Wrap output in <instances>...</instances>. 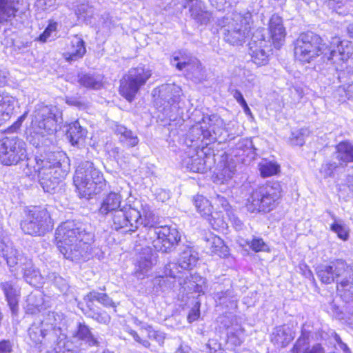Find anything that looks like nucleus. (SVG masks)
<instances>
[{"label":"nucleus","instance_id":"nucleus-21","mask_svg":"<svg viewBox=\"0 0 353 353\" xmlns=\"http://www.w3.org/2000/svg\"><path fill=\"white\" fill-rule=\"evenodd\" d=\"M1 255L6 261L8 265L12 272L18 271L26 263L29 258L23 254V253L6 243V246L3 248V250H0Z\"/></svg>","mask_w":353,"mask_h":353},{"label":"nucleus","instance_id":"nucleus-33","mask_svg":"<svg viewBox=\"0 0 353 353\" xmlns=\"http://www.w3.org/2000/svg\"><path fill=\"white\" fill-rule=\"evenodd\" d=\"M197 59L187 50H179L174 52L170 60L171 64L179 71H182L192 64L193 60Z\"/></svg>","mask_w":353,"mask_h":353},{"label":"nucleus","instance_id":"nucleus-63","mask_svg":"<svg viewBox=\"0 0 353 353\" xmlns=\"http://www.w3.org/2000/svg\"><path fill=\"white\" fill-rule=\"evenodd\" d=\"M28 115V112H25L21 116H20L17 120L9 128V130L12 132H17L23 122L25 121Z\"/></svg>","mask_w":353,"mask_h":353},{"label":"nucleus","instance_id":"nucleus-49","mask_svg":"<svg viewBox=\"0 0 353 353\" xmlns=\"http://www.w3.org/2000/svg\"><path fill=\"white\" fill-rule=\"evenodd\" d=\"M307 133L308 130L304 128L292 131L290 137V143L294 145H303L305 143V137Z\"/></svg>","mask_w":353,"mask_h":353},{"label":"nucleus","instance_id":"nucleus-59","mask_svg":"<svg viewBox=\"0 0 353 353\" xmlns=\"http://www.w3.org/2000/svg\"><path fill=\"white\" fill-rule=\"evenodd\" d=\"M331 230L337 234V236L342 240L346 241L349 237V234L346 228L335 222L331 225Z\"/></svg>","mask_w":353,"mask_h":353},{"label":"nucleus","instance_id":"nucleus-64","mask_svg":"<svg viewBox=\"0 0 353 353\" xmlns=\"http://www.w3.org/2000/svg\"><path fill=\"white\" fill-rule=\"evenodd\" d=\"M13 343L10 340L0 341V353H11Z\"/></svg>","mask_w":353,"mask_h":353},{"label":"nucleus","instance_id":"nucleus-46","mask_svg":"<svg viewBox=\"0 0 353 353\" xmlns=\"http://www.w3.org/2000/svg\"><path fill=\"white\" fill-rule=\"evenodd\" d=\"M86 316L91 318L99 323L107 325L110 322V316L104 310L101 309L91 311L90 310L86 312Z\"/></svg>","mask_w":353,"mask_h":353},{"label":"nucleus","instance_id":"nucleus-32","mask_svg":"<svg viewBox=\"0 0 353 353\" xmlns=\"http://www.w3.org/2000/svg\"><path fill=\"white\" fill-rule=\"evenodd\" d=\"M337 290L347 301L353 297V270L350 267V271H347L344 276L341 277L337 285Z\"/></svg>","mask_w":353,"mask_h":353},{"label":"nucleus","instance_id":"nucleus-13","mask_svg":"<svg viewBox=\"0 0 353 353\" xmlns=\"http://www.w3.org/2000/svg\"><path fill=\"white\" fill-rule=\"evenodd\" d=\"M108 217V221L112 223V229L119 230L126 228V231L134 232L137 229V220L140 218V214L138 209L131 205H125Z\"/></svg>","mask_w":353,"mask_h":353},{"label":"nucleus","instance_id":"nucleus-45","mask_svg":"<svg viewBox=\"0 0 353 353\" xmlns=\"http://www.w3.org/2000/svg\"><path fill=\"white\" fill-rule=\"evenodd\" d=\"M205 128L206 126H205L202 122L193 125L190 128L188 134L191 141H194L196 140H207V137L205 134V131H207Z\"/></svg>","mask_w":353,"mask_h":353},{"label":"nucleus","instance_id":"nucleus-7","mask_svg":"<svg viewBox=\"0 0 353 353\" xmlns=\"http://www.w3.org/2000/svg\"><path fill=\"white\" fill-rule=\"evenodd\" d=\"M281 185L278 181L268 183L254 189L247 199L246 208L252 213L269 212L281 196Z\"/></svg>","mask_w":353,"mask_h":353},{"label":"nucleus","instance_id":"nucleus-3","mask_svg":"<svg viewBox=\"0 0 353 353\" xmlns=\"http://www.w3.org/2000/svg\"><path fill=\"white\" fill-rule=\"evenodd\" d=\"M93 237L86 224L74 220L62 223L55 233L57 248L72 261L86 258Z\"/></svg>","mask_w":353,"mask_h":353},{"label":"nucleus","instance_id":"nucleus-23","mask_svg":"<svg viewBox=\"0 0 353 353\" xmlns=\"http://www.w3.org/2000/svg\"><path fill=\"white\" fill-rule=\"evenodd\" d=\"M86 52L84 41L79 36H74L68 45L63 57L66 61L72 63L81 59Z\"/></svg>","mask_w":353,"mask_h":353},{"label":"nucleus","instance_id":"nucleus-36","mask_svg":"<svg viewBox=\"0 0 353 353\" xmlns=\"http://www.w3.org/2000/svg\"><path fill=\"white\" fill-rule=\"evenodd\" d=\"M138 212L140 214V218L137 220V228L139 225H143L148 231L152 228H157L155 226V217L154 214L151 210V208L148 204H141V210Z\"/></svg>","mask_w":353,"mask_h":353},{"label":"nucleus","instance_id":"nucleus-17","mask_svg":"<svg viewBox=\"0 0 353 353\" xmlns=\"http://www.w3.org/2000/svg\"><path fill=\"white\" fill-rule=\"evenodd\" d=\"M248 45L249 54L255 64L263 65L268 63L271 52V46L268 41L253 35Z\"/></svg>","mask_w":353,"mask_h":353},{"label":"nucleus","instance_id":"nucleus-35","mask_svg":"<svg viewBox=\"0 0 353 353\" xmlns=\"http://www.w3.org/2000/svg\"><path fill=\"white\" fill-rule=\"evenodd\" d=\"M184 248L179 258V265L183 270L192 269L197 261V254L192 248L183 245Z\"/></svg>","mask_w":353,"mask_h":353},{"label":"nucleus","instance_id":"nucleus-14","mask_svg":"<svg viewBox=\"0 0 353 353\" xmlns=\"http://www.w3.org/2000/svg\"><path fill=\"white\" fill-rule=\"evenodd\" d=\"M316 274L319 280L325 284L339 283V279L343 277L347 271H350V266L342 259L331 261L329 264H321L316 269Z\"/></svg>","mask_w":353,"mask_h":353},{"label":"nucleus","instance_id":"nucleus-28","mask_svg":"<svg viewBox=\"0 0 353 353\" xmlns=\"http://www.w3.org/2000/svg\"><path fill=\"white\" fill-rule=\"evenodd\" d=\"M121 196L119 194L111 192L108 194L102 201L99 213L105 217L113 214L116 210L120 208L121 203Z\"/></svg>","mask_w":353,"mask_h":353},{"label":"nucleus","instance_id":"nucleus-31","mask_svg":"<svg viewBox=\"0 0 353 353\" xmlns=\"http://www.w3.org/2000/svg\"><path fill=\"white\" fill-rule=\"evenodd\" d=\"M205 248L208 249L212 254H216L221 257L228 255V247L223 241L218 236L210 234L205 237Z\"/></svg>","mask_w":353,"mask_h":353},{"label":"nucleus","instance_id":"nucleus-26","mask_svg":"<svg viewBox=\"0 0 353 353\" xmlns=\"http://www.w3.org/2000/svg\"><path fill=\"white\" fill-rule=\"evenodd\" d=\"M294 338L292 330L285 325L275 327L272 332L271 341L278 347H286Z\"/></svg>","mask_w":353,"mask_h":353},{"label":"nucleus","instance_id":"nucleus-11","mask_svg":"<svg viewBox=\"0 0 353 353\" xmlns=\"http://www.w3.org/2000/svg\"><path fill=\"white\" fill-rule=\"evenodd\" d=\"M52 228L50 213L46 208L41 207H34L30 210L26 219L21 223L23 232L32 236H43Z\"/></svg>","mask_w":353,"mask_h":353},{"label":"nucleus","instance_id":"nucleus-39","mask_svg":"<svg viewBox=\"0 0 353 353\" xmlns=\"http://www.w3.org/2000/svg\"><path fill=\"white\" fill-rule=\"evenodd\" d=\"M187 76L195 82H201L205 78V70L198 59L193 60V62L185 68Z\"/></svg>","mask_w":353,"mask_h":353},{"label":"nucleus","instance_id":"nucleus-62","mask_svg":"<svg viewBox=\"0 0 353 353\" xmlns=\"http://www.w3.org/2000/svg\"><path fill=\"white\" fill-rule=\"evenodd\" d=\"M200 303L196 302L194 307L190 310L188 315V321L189 323H192L197 320L200 316Z\"/></svg>","mask_w":353,"mask_h":353},{"label":"nucleus","instance_id":"nucleus-41","mask_svg":"<svg viewBox=\"0 0 353 353\" xmlns=\"http://www.w3.org/2000/svg\"><path fill=\"white\" fill-rule=\"evenodd\" d=\"M310 332L303 330L301 331V336L296 340L291 352L292 353H305L309 350L310 346Z\"/></svg>","mask_w":353,"mask_h":353},{"label":"nucleus","instance_id":"nucleus-5","mask_svg":"<svg viewBox=\"0 0 353 353\" xmlns=\"http://www.w3.org/2000/svg\"><path fill=\"white\" fill-rule=\"evenodd\" d=\"M252 16L250 12H233L219 21L224 40L232 46H241L250 37Z\"/></svg>","mask_w":353,"mask_h":353},{"label":"nucleus","instance_id":"nucleus-22","mask_svg":"<svg viewBox=\"0 0 353 353\" xmlns=\"http://www.w3.org/2000/svg\"><path fill=\"white\" fill-rule=\"evenodd\" d=\"M72 337L77 341H79L81 345L93 347L99 346L100 344L98 337L91 332L90 327L84 322L77 323Z\"/></svg>","mask_w":353,"mask_h":353},{"label":"nucleus","instance_id":"nucleus-12","mask_svg":"<svg viewBox=\"0 0 353 353\" xmlns=\"http://www.w3.org/2000/svg\"><path fill=\"white\" fill-rule=\"evenodd\" d=\"M27 159L26 143L18 137H5L0 141V163L16 165Z\"/></svg>","mask_w":353,"mask_h":353},{"label":"nucleus","instance_id":"nucleus-18","mask_svg":"<svg viewBox=\"0 0 353 353\" xmlns=\"http://www.w3.org/2000/svg\"><path fill=\"white\" fill-rule=\"evenodd\" d=\"M202 123L206 126L205 136L209 141L221 142V137L225 132V123L220 116L216 114L203 116Z\"/></svg>","mask_w":353,"mask_h":353},{"label":"nucleus","instance_id":"nucleus-42","mask_svg":"<svg viewBox=\"0 0 353 353\" xmlns=\"http://www.w3.org/2000/svg\"><path fill=\"white\" fill-rule=\"evenodd\" d=\"M236 172L235 163L231 159L224 163L221 170L217 174L219 179L221 183H224L231 179Z\"/></svg>","mask_w":353,"mask_h":353},{"label":"nucleus","instance_id":"nucleus-8","mask_svg":"<svg viewBox=\"0 0 353 353\" xmlns=\"http://www.w3.org/2000/svg\"><path fill=\"white\" fill-rule=\"evenodd\" d=\"M59 113L56 106L37 105L33 112L30 132L42 137L52 134L57 130Z\"/></svg>","mask_w":353,"mask_h":353},{"label":"nucleus","instance_id":"nucleus-34","mask_svg":"<svg viewBox=\"0 0 353 353\" xmlns=\"http://www.w3.org/2000/svg\"><path fill=\"white\" fill-rule=\"evenodd\" d=\"M80 85L90 90H99L103 86V77L100 74L81 73L78 75Z\"/></svg>","mask_w":353,"mask_h":353},{"label":"nucleus","instance_id":"nucleus-24","mask_svg":"<svg viewBox=\"0 0 353 353\" xmlns=\"http://www.w3.org/2000/svg\"><path fill=\"white\" fill-rule=\"evenodd\" d=\"M0 285L12 314H17L19 308L18 303L20 296L19 287L16 283L13 281L2 282Z\"/></svg>","mask_w":353,"mask_h":353},{"label":"nucleus","instance_id":"nucleus-10","mask_svg":"<svg viewBox=\"0 0 353 353\" xmlns=\"http://www.w3.org/2000/svg\"><path fill=\"white\" fill-rule=\"evenodd\" d=\"M145 239L156 250L169 253L179 245L181 235L175 228L164 225L150 229Z\"/></svg>","mask_w":353,"mask_h":353},{"label":"nucleus","instance_id":"nucleus-61","mask_svg":"<svg viewBox=\"0 0 353 353\" xmlns=\"http://www.w3.org/2000/svg\"><path fill=\"white\" fill-rule=\"evenodd\" d=\"M148 338L155 340L161 346H163L165 339V334L160 331L149 330Z\"/></svg>","mask_w":353,"mask_h":353},{"label":"nucleus","instance_id":"nucleus-56","mask_svg":"<svg viewBox=\"0 0 353 353\" xmlns=\"http://www.w3.org/2000/svg\"><path fill=\"white\" fill-rule=\"evenodd\" d=\"M245 243L250 244V248L256 252L265 251L267 249V245L261 238L254 237L251 241H245Z\"/></svg>","mask_w":353,"mask_h":353},{"label":"nucleus","instance_id":"nucleus-50","mask_svg":"<svg viewBox=\"0 0 353 353\" xmlns=\"http://www.w3.org/2000/svg\"><path fill=\"white\" fill-rule=\"evenodd\" d=\"M48 277L61 292L65 294L68 291L69 285L65 279L57 275L56 273L50 274Z\"/></svg>","mask_w":353,"mask_h":353},{"label":"nucleus","instance_id":"nucleus-30","mask_svg":"<svg viewBox=\"0 0 353 353\" xmlns=\"http://www.w3.org/2000/svg\"><path fill=\"white\" fill-rule=\"evenodd\" d=\"M335 159L340 161L342 168H344L347 163L353 162V143L349 141H344L336 145L334 153Z\"/></svg>","mask_w":353,"mask_h":353},{"label":"nucleus","instance_id":"nucleus-27","mask_svg":"<svg viewBox=\"0 0 353 353\" xmlns=\"http://www.w3.org/2000/svg\"><path fill=\"white\" fill-rule=\"evenodd\" d=\"M114 130L123 146L132 148L138 145L139 139L137 134L125 125L117 124Z\"/></svg>","mask_w":353,"mask_h":353},{"label":"nucleus","instance_id":"nucleus-52","mask_svg":"<svg viewBox=\"0 0 353 353\" xmlns=\"http://www.w3.org/2000/svg\"><path fill=\"white\" fill-rule=\"evenodd\" d=\"M92 297L96 299V301L106 307H116L117 306L113 300L105 293H101L97 291L92 290Z\"/></svg>","mask_w":353,"mask_h":353},{"label":"nucleus","instance_id":"nucleus-4","mask_svg":"<svg viewBox=\"0 0 353 353\" xmlns=\"http://www.w3.org/2000/svg\"><path fill=\"white\" fill-rule=\"evenodd\" d=\"M62 315L48 312L37 319L28 330V335L38 348L52 347L61 335Z\"/></svg>","mask_w":353,"mask_h":353},{"label":"nucleus","instance_id":"nucleus-44","mask_svg":"<svg viewBox=\"0 0 353 353\" xmlns=\"http://www.w3.org/2000/svg\"><path fill=\"white\" fill-rule=\"evenodd\" d=\"M339 168H342V163L340 161L335 159V155L332 159L328 160L321 165L320 172L324 177H330L334 174V172Z\"/></svg>","mask_w":353,"mask_h":353},{"label":"nucleus","instance_id":"nucleus-20","mask_svg":"<svg viewBox=\"0 0 353 353\" xmlns=\"http://www.w3.org/2000/svg\"><path fill=\"white\" fill-rule=\"evenodd\" d=\"M137 260L134 274L138 279H143L147 276L155 262V257L151 248L148 245L143 248Z\"/></svg>","mask_w":353,"mask_h":353},{"label":"nucleus","instance_id":"nucleus-54","mask_svg":"<svg viewBox=\"0 0 353 353\" xmlns=\"http://www.w3.org/2000/svg\"><path fill=\"white\" fill-rule=\"evenodd\" d=\"M239 0H209L210 4L219 10H225L236 6Z\"/></svg>","mask_w":353,"mask_h":353},{"label":"nucleus","instance_id":"nucleus-60","mask_svg":"<svg viewBox=\"0 0 353 353\" xmlns=\"http://www.w3.org/2000/svg\"><path fill=\"white\" fill-rule=\"evenodd\" d=\"M57 27V23L56 22L50 23L43 33L39 35V41L41 42H46L51 37L52 33L56 31Z\"/></svg>","mask_w":353,"mask_h":353},{"label":"nucleus","instance_id":"nucleus-57","mask_svg":"<svg viewBox=\"0 0 353 353\" xmlns=\"http://www.w3.org/2000/svg\"><path fill=\"white\" fill-rule=\"evenodd\" d=\"M179 268L181 267L179 265V262L177 263H169L165 265L164 268V273L166 276H169L170 278H180L181 276L179 275L181 274Z\"/></svg>","mask_w":353,"mask_h":353},{"label":"nucleus","instance_id":"nucleus-47","mask_svg":"<svg viewBox=\"0 0 353 353\" xmlns=\"http://www.w3.org/2000/svg\"><path fill=\"white\" fill-rule=\"evenodd\" d=\"M279 165L272 161H265L259 164V170L263 177H268L279 171Z\"/></svg>","mask_w":353,"mask_h":353},{"label":"nucleus","instance_id":"nucleus-2","mask_svg":"<svg viewBox=\"0 0 353 353\" xmlns=\"http://www.w3.org/2000/svg\"><path fill=\"white\" fill-rule=\"evenodd\" d=\"M23 172L27 176L37 175L46 192H52L70 171L69 159L64 154L46 152L28 157Z\"/></svg>","mask_w":353,"mask_h":353},{"label":"nucleus","instance_id":"nucleus-40","mask_svg":"<svg viewBox=\"0 0 353 353\" xmlns=\"http://www.w3.org/2000/svg\"><path fill=\"white\" fill-rule=\"evenodd\" d=\"M20 270L23 273L26 281L30 284H32L33 282L37 281L38 279L40 278L39 272L35 269L30 259L25 263V264L21 268Z\"/></svg>","mask_w":353,"mask_h":353},{"label":"nucleus","instance_id":"nucleus-48","mask_svg":"<svg viewBox=\"0 0 353 353\" xmlns=\"http://www.w3.org/2000/svg\"><path fill=\"white\" fill-rule=\"evenodd\" d=\"M15 99L8 92L0 91V109L13 112Z\"/></svg>","mask_w":353,"mask_h":353},{"label":"nucleus","instance_id":"nucleus-1","mask_svg":"<svg viewBox=\"0 0 353 353\" xmlns=\"http://www.w3.org/2000/svg\"><path fill=\"white\" fill-rule=\"evenodd\" d=\"M294 53L295 59L303 63H310L323 54V58L334 65L336 70L347 69V65L353 62L350 59L351 48L347 42L341 43L338 46V51L331 50L321 37L312 32L299 34L294 42Z\"/></svg>","mask_w":353,"mask_h":353},{"label":"nucleus","instance_id":"nucleus-6","mask_svg":"<svg viewBox=\"0 0 353 353\" xmlns=\"http://www.w3.org/2000/svg\"><path fill=\"white\" fill-rule=\"evenodd\" d=\"M103 174L90 161L81 163L76 169L73 182L81 197L89 198L100 192L104 185Z\"/></svg>","mask_w":353,"mask_h":353},{"label":"nucleus","instance_id":"nucleus-55","mask_svg":"<svg viewBox=\"0 0 353 353\" xmlns=\"http://www.w3.org/2000/svg\"><path fill=\"white\" fill-rule=\"evenodd\" d=\"M83 301L85 303V307H81V303H79L78 307L82 310L83 313L86 316V312L88 310L94 311L95 310L99 309V307H96L94 304V301H96L94 298L92 297V291L90 292L87 294L84 298Z\"/></svg>","mask_w":353,"mask_h":353},{"label":"nucleus","instance_id":"nucleus-25","mask_svg":"<svg viewBox=\"0 0 353 353\" xmlns=\"http://www.w3.org/2000/svg\"><path fill=\"white\" fill-rule=\"evenodd\" d=\"M269 30L275 48H279L286 34L281 17L276 14L272 16L269 22Z\"/></svg>","mask_w":353,"mask_h":353},{"label":"nucleus","instance_id":"nucleus-43","mask_svg":"<svg viewBox=\"0 0 353 353\" xmlns=\"http://www.w3.org/2000/svg\"><path fill=\"white\" fill-rule=\"evenodd\" d=\"M63 339L61 337L56 341L54 347L59 353H77L78 347L74 345L72 342L66 341V336L61 332Z\"/></svg>","mask_w":353,"mask_h":353},{"label":"nucleus","instance_id":"nucleus-38","mask_svg":"<svg viewBox=\"0 0 353 353\" xmlns=\"http://www.w3.org/2000/svg\"><path fill=\"white\" fill-rule=\"evenodd\" d=\"M217 304L228 308H233L236 306V298L232 290L220 291L214 294V296Z\"/></svg>","mask_w":353,"mask_h":353},{"label":"nucleus","instance_id":"nucleus-37","mask_svg":"<svg viewBox=\"0 0 353 353\" xmlns=\"http://www.w3.org/2000/svg\"><path fill=\"white\" fill-rule=\"evenodd\" d=\"M182 90L181 88L176 84H167L162 85L160 89L161 97L168 101L170 104H173L178 101Z\"/></svg>","mask_w":353,"mask_h":353},{"label":"nucleus","instance_id":"nucleus-58","mask_svg":"<svg viewBox=\"0 0 353 353\" xmlns=\"http://www.w3.org/2000/svg\"><path fill=\"white\" fill-rule=\"evenodd\" d=\"M61 3V0H37L35 6L43 10L54 9L57 5Z\"/></svg>","mask_w":353,"mask_h":353},{"label":"nucleus","instance_id":"nucleus-29","mask_svg":"<svg viewBox=\"0 0 353 353\" xmlns=\"http://www.w3.org/2000/svg\"><path fill=\"white\" fill-rule=\"evenodd\" d=\"M87 132V130L81 127L79 121H75L68 125L66 137L72 145L80 148L84 143Z\"/></svg>","mask_w":353,"mask_h":353},{"label":"nucleus","instance_id":"nucleus-9","mask_svg":"<svg viewBox=\"0 0 353 353\" xmlns=\"http://www.w3.org/2000/svg\"><path fill=\"white\" fill-rule=\"evenodd\" d=\"M151 76L152 72L148 68L142 66L131 68L120 80L119 94L132 102Z\"/></svg>","mask_w":353,"mask_h":353},{"label":"nucleus","instance_id":"nucleus-15","mask_svg":"<svg viewBox=\"0 0 353 353\" xmlns=\"http://www.w3.org/2000/svg\"><path fill=\"white\" fill-rule=\"evenodd\" d=\"M194 203L197 211L208 221L213 229L219 230L225 227L226 223L223 216L217 212H212V206L206 198L201 195H197L194 199Z\"/></svg>","mask_w":353,"mask_h":353},{"label":"nucleus","instance_id":"nucleus-51","mask_svg":"<svg viewBox=\"0 0 353 353\" xmlns=\"http://www.w3.org/2000/svg\"><path fill=\"white\" fill-rule=\"evenodd\" d=\"M75 14L79 18L85 19L86 18H90L94 14L93 6H90L88 3H83L77 6L75 10Z\"/></svg>","mask_w":353,"mask_h":353},{"label":"nucleus","instance_id":"nucleus-53","mask_svg":"<svg viewBox=\"0 0 353 353\" xmlns=\"http://www.w3.org/2000/svg\"><path fill=\"white\" fill-rule=\"evenodd\" d=\"M187 168L193 172H203L205 169L203 160L199 157L190 158L187 162Z\"/></svg>","mask_w":353,"mask_h":353},{"label":"nucleus","instance_id":"nucleus-16","mask_svg":"<svg viewBox=\"0 0 353 353\" xmlns=\"http://www.w3.org/2000/svg\"><path fill=\"white\" fill-rule=\"evenodd\" d=\"M29 6L26 0H0V25L17 16L25 14Z\"/></svg>","mask_w":353,"mask_h":353},{"label":"nucleus","instance_id":"nucleus-19","mask_svg":"<svg viewBox=\"0 0 353 353\" xmlns=\"http://www.w3.org/2000/svg\"><path fill=\"white\" fill-rule=\"evenodd\" d=\"M183 6L188 9L190 17L199 25H207L212 18V12L201 0H184Z\"/></svg>","mask_w":353,"mask_h":353}]
</instances>
